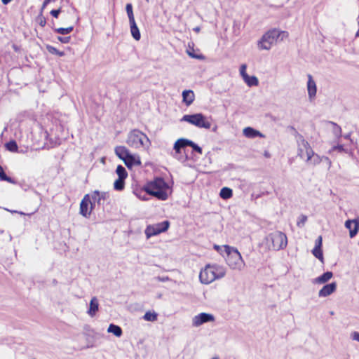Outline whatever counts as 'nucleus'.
Here are the masks:
<instances>
[{"label":"nucleus","instance_id":"obj_54","mask_svg":"<svg viewBox=\"0 0 359 359\" xmlns=\"http://www.w3.org/2000/svg\"><path fill=\"white\" fill-rule=\"evenodd\" d=\"M194 30L196 32H197V33H198V32H199V31H200V27H195V28L194 29Z\"/></svg>","mask_w":359,"mask_h":359},{"label":"nucleus","instance_id":"obj_5","mask_svg":"<svg viewBox=\"0 0 359 359\" xmlns=\"http://www.w3.org/2000/svg\"><path fill=\"white\" fill-rule=\"evenodd\" d=\"M288 38V33L277 29H273L266 32L260 40L258 45L268 43L269 45L286 43Z\"/></svg>","mask_w":359,"mask_h":359},{"label":"nucleus","instance_id":"obj_51","mask_svg":"<svg viewBox=\"0 0 359 359\" xmlns=\"http://www.w3.org/2000/svg\"><path fill=\"white\" fill-rule=\"evenodd\" d=\"M90 203L89 207H90V206H92V207H93V208H95V203L96 202H94V201H93V200H92V198H91V196H90Z\"/></svg>","mask_w":359,"mask_h":359},{"label":"nucleus","instance_id":"obj_8","mask_svg":"<svg viewBox=\"0 0 359 359\" xmlns=\"http://www.w3.org/2000/svg\"><path fill=\"white\" fill-rule=\"evenodd\" d=\"M297 145V156L301 158H306V161H309L313 155V151L309 143L301 135L297 133L295 136Z\"/></svg>","mask_w":359,"mask_h":359},{"label":"nucleus","instance_id":"obj_44","mask_svg":"<svg viewBox=\"0 0 359 359\" xmlns=\"http://www.w3.org/2000/svg\"><path fill=\"white\" fill-rule=\"evenodd\" d=\"M155 279L160 282H166V281L170 280V278L168 276H157V277H155Z\"/></svg>","mask_w":359,"mask_h":359},{"label":"nucleus","instance_id":"obj_13","mask_svg":"<svg viewBox=\"0 0 359 359\" xmlns=\"http://www.w3.org/2000/svg\"><path fill=\"white\" fill-rule=\"evenodd\" d=\"M337 283L332 282L325 285L318 292L319 297H326L332 294L337 290Z\"/></svg>","mask_w":359,"mask_h":359},{"label":"nucleus","instance_id":"obj_4","mask_svg":"<svg viewBox=\"0 0 359 359\" xmlns=\"http://www.w3.org/2000/svg\"><path fill=\"white\" fill-rule=\"evenodd\" d=\"M223 248L226 254V262L229 266L233 270L241 271L245 266V262L238 250L229 245H224Z\"/></svg>","mask_w":359,"mask_h":359},{"label":"nucleus","instance_id":"obj_46","mask_svg":"<svg viewBox=\"0 0 359 359\" xmlns=\"http://www.w3.org/2000/svg\"><path fill=\"white\" fill-rule=\"evenodd\" d=\"M60 13V9H57V10H52L51 12H50V14L54 17V18H57L59 14Z\"/></svg>","mask_w":359,"mask_h":359},{"label":"nucleus","instance_id":"obj_37","mask_svg":"<svg viewBox=\"0 0 359 359\" xmlns=\"http://www.w3.org/2000/svg\"><path fill=\"white\" fill-rule=\"evenodd\" d=\"M335 150L338 151L339 152L348 153V149H345L342 144H337V145L334 146L330 150L329 152L331 153L332 151H335Z\"/></svg>","mask_w":359,"mask_h":359},{"label":"nucleus","instance_id":"obj_47","mask_svg":"<svg viewBox=\"0 0 359 359\" xmlns=\"http://www.w3.org/2000/svg\"><path fill=\"white\" fill-rule=\"evenodd\" d=\"M353 339L359 341V333L358 332L353 333Z\"/></svg>","mask_w":359,"mask_h":359},{"label":"nucleus","instance_id":"obj_42","mask_svg":"<svg viewBox=\"0 0 359 359\" xmlns=\"http://www.w3.org/2000/svg\"><path fill=\"white\" fill-rule=\"evenodd\" d=\"M323 162H325L327 167V169H330L331 165H332V161H330V159L327 157V156H323Z\"/></svg>","mask_w":359,"mask_h":359},{"label":"nucleus","instance_id":"obj_25","mask_svg":"<svg viewBox=\"0 0 359 359\" xmlns=\"http://www.w3.org/2000/svg\"><path fill=\"white\" fill-rule=\"evenodd\" d=\"M244 81L247 83L248 86H257L259 84V81L257 78L255 76H250L248 74V77L243 78Z\"/></svg>","mask_w":359,"mask_h":359},{"label":"nucleus","instance_id":"obj_31","mask_svg":"<svg viewBox=\"0 0 359 359\" xmlns=\"http://www.w3.org/2000/svg\"><path fill=\"white\" fill-rule=\"evenodd\" d=\"M143 318L147 321H156L157 320V314L156 313H151L150 311H147L144 315Z\"/></svg>","mask_w":359,"mask_h":359},{"label":"nucleus","instance_id":"obj_6","mask_svg":"<svg viewBox=\"0 0 359 359\" xmlns=\"http://www.w3.org/2000/svg\"><path fill=\"white\" fill-rule=\"evenodd\" d=\"M114 151L116 155L124 162L129 169L135 165H140L142 163L139 155L131 154L125 146L116 147Z\"/></svg>","mask_w":359,"mask_h":359},{"label":"nucleus","instance_id":"obj_9","mask_svg":"<svg viewBox=\"0 0 359 359\" xmlns=\"http://www.w3.org/2000/svg\"><path fill=\"white\" fill-rule=\"evenodd\" d=\"M181 121L188 122L200 128L210 129L211 127L210 122L201 113L184 115Z\"/></svg>","mask_w":359,"mask_h":359},{"label":"nucleus","instance_id":"obj_20","mask_svg":"<svg viewBox=\"0 0 359 359\" xmlns=\"http://www.w3.org/2000/svg\"><path fill=\"white\" fill-rule=\"evenodd\" d=\"M243 135L248 138H254L255 137H264V135L259 131L255 130L251 127H247L243 129Z\"/></svg>","mask_w":359,"mask_h":359},{"label":"nucleus","instance_id":"obj_1","mask_svg":"<svg viewBox=\"0 0 359 359\" xmlns=\"http://www.w3.org/2000/svg\"><path fill=\"white\" fill-rule=\"evenodd\" d=\"M168 184L161 177H157L153 181L149 182L144 188L147 194L162 201L168 198Z\"/></svg>","mask_w":359,"mask_h":359},{"label":"nucleus","instance_id":"obj_3","mask_svg":"<svg viewBox=\"0 0 359 359\" xmlns=\"http://www.w3.org/2000/svg\"><path fill=\"white\" fill-rule=\"evenodd\" d=\"M127 144L134 149L149 148L151 142L148 137L137 129L131 130L127 137Z\"/></svg>","mask_w":359,"mask_h":359},{"label":"nucleus","instance_id":"obj_40","mask_svg":"<svg viewBox=\"0 0 359 359\" xmlns=\"http://www.w3.org/2000/svg\"><path fill=\"white\" fill-rule=\"evenodd\" d=\"M189 147H192V149L194 151H196V152L199 153L200 154H202V149L198 144H195L194 142H192L191 140H190Z\"/></svg>","mask_w":359,"mask_h":359},{"label":"nucleus","instance_id":"obj_61","mask_svg":"<svg viewBox=\"0 0 359 359\" xmlns=\"http://www.w3.org/2000/svg\"><path fill=\"white\" fill-rule=\"evenodd\" d=\"M147 2L149 1V0H146Z\"/></svg>","mask_w":359,"mask_h":359},{"label":"nucleus","instance_id":"obj_22","mask_svg":"<svg viewBox=\"0 0 359 359\" xmlns=\"http://www.w3.org/2000/svg\"><path fill=\"white\" fill-rule=\"evenodd\" d=\"M186 51L187 54L193 58L199 60L204 58V56L200 53V50L198 49H195L194 46H188Z\"/></svg>","mask_w":359,"mask_h":359},{"label":"nucleus","instance_id":"obj_53","mask_svg":"<svg viewBox=\"0 0 359 359\" xmlns=\"http://www.w3.org/2000/svg\"><path fill=\"white\" fill-rule=\"evenodd\" d=\"M350 156H353V153L351 150H348V153H347Z\"/></svg>","mask_w":359,"mask_h":359},{"label":"nucleus","instance_id":"obj_55","mask_svg":"<svg viewBox=\"0 0 359 359\" xmlns=\"http://www.w3.org/2000/svg\"><path fill=\"white\" fill-rule=\"evenodd\" d=\"M263 49H265V50H269L270 49V46H261Z\"/></svg>","mask_w":359,"mask_h":359},{"label":"nucleus","instance_id":"obj_26","mask_svg":"<svg viewBox=\"0 0 359 359\" xmlns=\"http://www.w3.org/2000/svg\"><path fill=\"white\" fill-rule=\"evenodd\" d=\"M233 195L232 189L229 187H223L220 190L219 196L223 199H229Z\"/></svg>","mask_w":359,"mask_h":359},{"label":"nucleus","instance_id":"obj_15","mask_svg":"<svg viewBox=\"0 0 359 359\" xmlns=\"http://www.w3.org/2000/svg\"><path fill=\"white\" fill-rule=\"evenodd\" d=\"M345 227L349 229V235L351 238L354 237L359 230V222L358 219H348L345 222Z\"/></svg>","mask_w":359,"mask_h":359},{"label":"nucleus","instance_id":"obj_14","mask_svg":"<svg viewBox=\"0 0 359 359\" xmlns=\"http://www.w3.org/2000/svg\"><path fill=\"white\" fill-rule=\"evenodd\" d=\"M307 90L309 98L310 101H312L316 95L317 87L316 81L313 79L311 74L308 75Z\"/></svg>","mask_w":359,"mask_h":359},{"label":"nucleus","instance_id":"obj_17","mask_svg":"<svg viewBox=\"0 0 359 359\" xmlns=\"http://www.w3.org/2000/svg\"><path fill=\"white\" fill-rule=\"evenodd\" d=\"M333 276L332 271H327L323 273L321 276L312 280L313 284L322 285L327 283Z\"/></svg>","mask_w":359,"mask_h":359},{"label":"nucleus","instance_id":"obj_45","mask_svg":"<svg viewBox=\"0 0 359 359\" xmlns=\"http://www.w3.org/2000/svg\"><path fill=\"white\" fill-rule=\"evenodd\" d=\"M58 39L62 43H67L69 42L70 37L69 36L58 37Z\"/></svg>","mask_w":359,"mask_h":359},{"label":"nucleus","instance_id":"obj_58","mask_svg":"<svg viewBox=\"0 0 359 359\" xmlns=\"http://www.w3.org/2000/svg\"><path fill=\"white\" fill-rule=\"evenodd\" d=\"M212 359H219V357L218 356H215Z\"/></svg>","mask_w":359,"mask_h":359},{"label":"nucleus","instance_id":"obj_23","mask_svg":"<svg viewBox=\"0 0 359 359\" xmlns=\"http://www.w3.org/2000/svg\"><path fill=\"white\" fill-rule=\"evenodd\" d=\"M129 22L130 27V32L133 37L136 40H139L140 39V33L136 25L135 20L130 21Z\"/></svg>","mask_w":359,"mask_h":359},{"label":"nucleus","instance_id":"obj_10","mask_svg":"<svg viewBox=\"0 0 359 359\" xmlns=\"http://www.w3.org/2000/svg\"><path fill=\"white\" fill-rule=\"evenodd\" d=\"M169 226L170 222L168 220L155 224L148 225L144 231L147 238L149 239L152 236L166 231L168 229Z\"/></svg>","mask_w":359,"mask_h":359},{"label":"nucleus","instance_id":"obj_48","mask_svg":"<svg viewBox=\"0 0 359 359\" xmlns=\"http://www.w3.org/2000/svg\"><path fill=\"white\" fill-rule=\"evenodd\" d=\"M50 1L51 0H44L41 9L43 10Z\"/></svg>","mask_w":359,"mask_h":359},{"label":"nucleus","instance_id":"obj_49","mask_svg":"<svg viewBox=\"0 0 359 359\" xmlns=\"http://www.w3.org/2000/svg\"><path fill=\"white\" fill-rule=\"evenodd\" d=\"M344 137L346 140H349L351 142H353V140L351 138V133L346 134L344 135Z\"/></svg>","mask_w":359,"mask_h":359},{"label":"nucleus","instance_id":"obj_21","mask_svg":"<svg viewBox=\"0 0 359 359\" xmlns=\"http://www.w3.org/2000/svg\"><path fill=\"white\" fill-rule=\"evenodd\" d=\"M99 309V303L97 297H94L91 299L89 304V309L88 313L90 316H94Z\"/></svg>","mask_w":359,"mask_h":359},{"label":"nucleus","instance_id":"obj_27","mask_svg":"<svg viewBox=\"0 0 359 359\" xmlns=\"http://www.w3.org/2000/svg\"><path fill=\"white\" fill-rule=\"evenodd\" d=\"M125 186V178L118 177L114 183V188L116 191H122Z\"/></svg>","mask_w":359,"mask_h":359},{"label":"nucleus","instance_id":"obj_59","mask_svg":"<svg viewBox=\"0 0 359 359\" xmlns=\"http://www.w3.org/2000/svg\"><path fill=\"white\" fill-rule=\"evenodd\" d=\"M330 314H331V315H333V314H334V312H333V311H330Z\"/></svg>","mask_w":359,"mask_h":359},{"label":"nucleus","instance_id":"obj_30","mask_svg":"<svg viewBox=\"0 0 359 359\" xmlns=\"http://www.w3.org/2000/svg\"><path fill=\"white\" fill-rule=\"evenodd\" d=\"M6 148L10 151L16 152L18 151V147L15 140H11L6 144Z\"/></svg>","mask_w":359,"mask_h":359},{"label":"nucleus","instance_id":"obj_57","mask_svg":"<svg viewBox=\"0 0 359 359\" xmlns=\"http://www.w3.org/2000/svg\"><path fill=\"white\" fill-rule=\"evenodd\" d=\"M13 47H14V49H15V51H18L19 50V47L18 46H15Z\"/></svg>","mask_w":359,"mask_h":359},{"label":"nucleus","instance_id":"obj_50","mask_svg":"<svg viewBox=\"0 0 359 359\" xmlns=\"http://www.w3.org/2000/svg\"><path fill=\"white\" fill-rule=\"evenodd\" d=\"M264 156L266 157V158H270L271 157V154L268 151H265L264 152Z\"/></svg>","mask_w":359,"mask_h":359},{"label":"nucleus","instance_id":"obj_38","mask_svg":"<svg viewBox=\"0 0 359 359\" xmlns=\"http://www.w3.org/2000/svg\"><path fill=\"white\" fill-rule=\"evenodd\" d=\"M306 221H307V217L306 215H302L297 220V226H299L300 228L303 227Z\"/></svg>","mask_w":359,"mask_h":359},{"label":"nucleus","instance_id":"obj_18","mask_svg":"<svg viewBox=\"0 0 359 359\" xmlns=\"http://www.w3.org/2000/svg\"><path fill=\"white\" fill-rule=\"evenodd\" d=\"M182 100L187 106L191 105L194 101L195 95L191 90H184L182 92Z\"/></svg>","mask_w":359,"mask_h":359},{"label":"nucleus","instance_id":"obj_34","mask_svg":"<svg viewBox=\"0 0 359 359\" xmlns=\"http://www.w3.org/2000/svg\"><path fill=\"white\" fill-rule=\"evenodd\" d=\"M313 255L319 260L323 261V255L321 248H317L315 246L313 250H312Z\"/></svg>","mask_w":359,"mask_h":359},{"label":"nucleus","instance_id":"obj_28","mask_svg":"<svg viewBox=\"0 0 359 359\" xmlns=\"http://www.w3.org/2000/svg\"><path fill=\"white\" fill-rule=\"evenodd\" d=\"M0 180L1 181H6V182H8L9 183H11V184H15L16 183V182L13 179H12L10 177H8L6 175L3 168L1 166H0Z\"/></svg>","mask_w":359,"mask_h":359},{"label":"nucleus","instance_id":"obj_60","mask_svg":"<svg viewBox=\"0 0 359 359\" xmlns=\"http://www.w3.org/2000/svg\"><path fill=\"white\" fill-rule=\"evenodd\" d=\"M357 36H359V33L358 32L357 33Z\"/></svg>","mask_w":359,"mask_h":359},{"label":"nucleus","instance_id":"obj_7","mask_svg":"<svg viewBox=\"0 0 359 359\" xmlns=\"http://www.w3.org/2000/svg\"><path fill=\"white\" fill-rule=\"evenodd\" d=\"M266 240L270 249L280 250L286 248L287 238L285 233L281 231H274L269 233Z\"/></svg>","mask_w":359,"mask_h":359},{"label":"nucleus","instance_id":"obj_43","mask_svg":"<svg viewBox=\"0 0 359 359\" xmlns=\"http://www.w3.org/2000/svg\"><path fill=\"white\" fill-rule=\"evenodd\" d=\"M322 242H323V238H322V236H320L316 240L315 246L317 248H322Z\"/></svg>","mask_w":359,"mask_h":359},{"label":"nucleus","instance_id":"obj_32","mask_svg":"<svg viewBox=\"0 0 359 359\" xmlns=\"http://www.w3.org/2000/svg\"><path fill=\"white\" fill-rule=\"evenodd\" d=\"M330 123L333 126L332 132L334 136L337 138H339L341 136V127L334 122H330Z\"/></svg>","mask_w":359,"mask_h":359},{"label":"nucleus","instance_id":"obj_33","mask_svg":"<svg viewBox=\"0 0 359 359\" xmlns=\"http://www.w3.org/2000/svg\"><path fill=\"white\" fill-rule=\"evenodd\" d=\"M126 10L129 19V22L135 20L132 4H127L126 6Z\"/></svg>","mask_w":359,"mask_h":359},{"label":"nucleus","instance_id":"obj_35","mask_svg":"<svg viewBox=\"0 0 359 359\" xmlns=\"http://www.w3.org/2000/svg\"><path fill=\"white\" fill-rule=\"evenodd\" d=\"M309 161H311V163L313 165H318L320 163L323 162V156H320L319 155L316 154L313 152V155L312 156L311 159L309 160Z\"/></svg>","mask_w":359,"mask_h":359},{"label":"nucleus","instance_id":"obj_56","mask_svg":"<svg viewBox=\"0 0 359 359\" xmlns=\"http://www.w3.org/2000/svg\"><path fill=\"white\" fill-rule=\"evenodd\" d=\"M215 249L217 250V251L219 250V249L221 248L219 245H215Z\"/></svg>","mask_w":359,"mask_h":359},{"label":"nucleus","instance_id":"obj_12","mask_svg":"<svg viewBox=\"0 0 359 359\" xmlns=\"http://www.w3.org/2000/svg\"><path fill=\"white\" fill-rule=\"evenodd\" d=\"M90 197L89 194H86L80 203V214L84 217H89L92 210H93V207L90 206Z\"/></svg>","mask_w":359,"mask_h":359},{"label":"nucleus","instance_id":"obj_24","mask_svg":"<svg viewBox=\"0 0 359 359\" xmlns=\"http://www.w3.org/2000/svg\"><path fill=\"white\" fill-rule=\"evenodd\" d=\"M107 332L114 334L117 337H120L123 334L121 327L114 324L109 325Z\"/></svg>","mask_w":359,"mask_h":359},{"label":"nucleus","instance_id":"obj_39","mask_svg":"<svg viewBox=\"0 0 359 359\" xmlns=\"http://www.w3.org/2000/svg\"><path fill=\"white\" fill-rule=\"evenodd\" d=\"M73 29L72 27H68L67 28H58L56 29L57 32L61 34H67L71 32Z\"/></svg>","mask_w":359,"mask_h":359},{"label":"nucleus","instance_id":"obj_19","mask_svg":"<svg viewBox=\"0 0 359 359\" xmlns=\"http://www.w3.org/2000/svg\"><path fill=\"white\" fill-rule=\"evenodd\" d=\"M109 197L107 192H100L97 190L94 191L91 194V198L94 202H97L99 205L102 201H105Z\"/></svg>","mask_w":359,"mask_h":359},{"label":"nucleus","instance_id":"obj_36","mask_svg":"<svg viewBox=\"0 0 359 359\" xmlns=\"http://www.w3.org/2000/svg\"><path fill=\"white\" fill-rule=\"evenodd\" d=\"M48 51L52 54H55L58 56L64 55V52L57 50L55 46H46Z\"/></svg>","mask_w":359,"mask_h":359},{"label":"nucleus","instance_id":"obj_41","mask_svg":"<svg viewBox=\"0 0 359 359\" xmlns=\"http://www.w3.org/2000/svg\"><path fill=\"white\" fill-rule=\"evenodd\" d=\"M246 69H247V65L245 64H243L240 67V74H241V76L243 77V79L244 77H248V74L246 73Z\"/></svg>","mask_w":359,"mask_h":359},{"label":"nucleus","instance_id":"obj_29","mask_svg":"<svg viewBox=\"0 0 359 359\" xmlns=\"http://www.w3.org/2000/svg\"><path fill=\"white\" fill-rule=\"evenodd\" d=\"M116 172L118 177L126 178L128 177V172L126 168L121 165H118L116 168Z\"/></svg>","mask_w":359,"mask_h":359},{"label":"nucleus","instance_id":"obj_52","mask_svg":"<svg viewBox=\"0 0 359 359\" xmlns=\"http://www.w3.org/2000/svg\"><path fill=\"white\" fill-rule=\"evenodd\" d=\"M13 0H1L2 3L5 5L8 4V3H10L11 1H12Z\"/></svg>","mask_w":359,"mask_h":359},{"label":"nucleus","instance_id":"obj_2","mask_svg":"<svg viewBox=\"0 0 359 359\" xmlns=\"http://www.w3.org/2000/svg\"><path fill=\"white\" fill-rule=\"evenodd\" d=\"M226 274V269L217 264H208L202 269L199 274V279L203 284H210L216 279L223 278Z\"/></svg>","mask_w":359,"mask_h":359},{"label":"nucleus","instance_id":"obj_16","mask_svg":"<svg viewBox=\"0 0 359 359\" xmlns=\"http://www.w3.org/2000/svg\"><path fill=\"white\" fill-rule=\"evenodd\" d=\"M190 143V140L185 138H180L177 140L174 144L173 149L175 151V157L177 158V155L180 154L182 151V149H184L185 147H188Z\"/></svg>","mask_w":359,"mask_h":359},{"label":"nucleus","instance_id":"obj_11","mask_svg":"<svg viewBox=\"0 0 359 359\" xmlns=\"http://www.w3.org/2000/svg\"><path fill=\"white\" fill-rule=\"evenodd\" d=\"M214 320L215 317L213 315L207 313H201L192 318V326L196 327H199L204 323L213 322Z\"/></svg>","mask_w":359,"mask_h":359}]
</instances>
